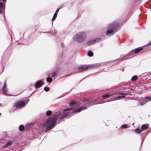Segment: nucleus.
Here are the masks:
<instances>
[{"instance_id": "nucleus-1", "label": "nucleus", "mask_w": 151, "mask_h": 151, "mask_svg": "<svg viewBox=\"0 0 151 151\" xmlns=\"http://www.w3.org/2000/svg\"><path fill=\"white\" fill-rule=\"evenodd\" d=\"M58 116L55 115L49 118L44 124V125L46 128V131L48 132L55 126L56 121Z\"/></svg>"}, {"instance_id": "nucleus-2", "label": "nucleus", "mask_w": 151, "mask_h": 151, "mask_svg": "<svg viewBox=\"0 0 151 151\" xmlns=\"http://www.w3.org/2000/svg\"><path fill=\"white\" fill-rule=\"evenodd\" d=\"M87 34L83 32H78L73 37V39L75 41L79 42H81L84 41L86 39Z\"/></svg>"}, {"instance_id": "nucleus-3", "label": "nucleus", "mask_w": 151, "mask_h": 151, "mask_svg": "<svg viewBox=\"0 0 151 151\" xmlns=\"http://www.w3.org/2000/svg\"><path fill=\"white\" fill-rule=\"evenodd\" d=\"M118 25L117 22H114L110 24L107 30L106 33L107 35H109L110 34H114V32L115 30V28Z\"/></svg>"}, {"instance_id": "nucleus-4", "label": "nucleus", "mask_w": 151, "mask_h": 151, "mask_svg": "<svg viewBox=\"0 0 151 151\" xmlns=\"http://www.w3.org/2000/svg\"><path fill=\"white\" fill-rule=\"evenodd\" d=\"M76 105H74L73 106H71L70 108H68L66 109H65L63 110L62 112L60 114V119H63L64 117L66 116L69 113V111L70 110H71L72 109H73V107L75 106Z\"/></svg>"}, {"instance_id": "nucleus-5", "label": "nucleus", "mask_w": 151, "mask_h": 151, "mask_svg": "<svg viewBox=\"0 0 151 151\" xmlns=\"http://www.w3.org/2000/svg\"><path fill=\"white\" fill-rule=\"evenodd\" d=\"M93 66V65H85L80 66L79 67L78 70L80 72L85 71L88 68L92 67Z\"/></svg>"}, {"instance_id": "nucleus-6", "label": "nucleus", "mask_w": 151, "mask_h": 151, "mask_svg": "<svg viewBox=\"0 0 151 151\" xmlns=\"http://www.w3.org/2000/svg\"><path fill=\"white\" fill-rule=\"evenodd\" d=\"M101 39L100 38H96L93 39H91L88 41L87 44L88 45H91L101 41Z\"/></svg>"}, {"instance_id": "nucleus-7", "label": "nucleus", "mask_w": 151, "mask_h": 151, "mask_svg": "<svg viewBox=\"0 0 151 151\" xmlns=\"http://www.w3.org/2000/svg\"><path fill=\"white\" fill-rule=\"evenodd\" d=\"M25 104V102L23 101H19L15 103V106L17 108H20Z\"/></svg>"}, {"instance_id": "nucleus-8", "label": "nucleus", "mask_w": 151, "mask_h": 151, "mask_svg": "<svg viewBox=\"0 0 151 151\" xmlns=\"http://www.w3.org/2000/svg\"><path fill=\"white\" fill-rule=\"evenodd\" d=\"M44 83L42 80L39 81L36 83L35 85V87L36 88H39L42 85L44 84Z\"/></svg>"}, {"instance_id": "nucleus-9", "label": "nucleus", "mask_w": 151, "mask_h": 151, "mask_svg": "<svg viewBox=\"0 0 151 151\" xmlns=\"http://www.w3.org/2000/svg\"><path fill=\"white\" fill-rule=\"evenodd\" d=\"M87 108V107L86 106H83L82 107H81L79 109H77L76 110L73 111V113L76 114L78 113L79 112L82 110H84Z\"/></svg>"}, {"instance_id": "nucleus-10", "label": "nucleus", "mask_w": 151, "mask_h": 151, "mask_svg": "<svg viewBox=\"0 0 151 151\" xmlns=\"http://www.w3.org/2000/svg\"><path fill=\"white\" fill-rule=\"evenodd\" d=\"M3 94L4 95H8V94L7 93V90L6 88V86L4 84V85L3 87Z\"/></svg>"}, {"instance_id": "nucleus-11", "label": "nucleus", "mask_w": 151, "mask_h": 151, "mask_svg": "<svg viewBox=\"0 0 151 151\" xmlns=\"http://www.w3.org/2000/svg\"><path fill=\"white\" fill-rule=\"evenodd\" d=\"M4 9V5L0 1V13L2 12Z\"/></svg>"}, {"instance_id": "nucleus-12", "label": "nucleus", "mask_w": 151, "mask_h": 151, "mask_svg": "<svg viewBox=\"0 0 151 151\" xmlns=\"http://www.w3.org/2000/svg\"><path fill=\"white\" fill-rule=\"evenodd\" d=\"M148 127V125L147 124H144L141 127L142 131H145L147 129Z\"/></svg>"}, {"instance_id": "nucleus-13", "label": "nucleus", "mask_w": 151, "mask_h": 151, "mask_svg": "<svg viewBox=\"0 0 151 151\" xmlns=\"http://www.w3.org/2000/svg\"><path fill=\"white\" fill-rule=\"evenodd\" d=\"M142 50V48H139L137 49H135L134 51L132 50L131 52H134L135 53H138L139 52L141 51Z\"/></svg>"}, {"instance_id": "nucleus-14", "label": "nucleus", "mask_w": 151, "mask_h": 151, "mask_svg": "<svg viewBox=\"0 0 151 151\" xmlns=\"http://www.w3.org/2000/svg\"><path fill=\"white\" fill-rule=\"evenodd\" d=\"M134 130L137 133H139L142 131V130L139 128L137 129Z\"/></svg>"}, {"instance_id": "nucleus-15", "label": "nucleus", "mask_w": 151, "mask_h": 151, "mask_svg": "<svg viewBox=\"0 0 151 151\" xmlns=\"http://www.w3.org/2000/svg\"><path fill=\"white\" fill-rule=\"evenodd\" d=\"M137 77L136 76H134L131 78V80L132 81H135L137 78Z\"/></svg>"}, {"instance_id": "nucleus-16", "label": "nucleus", "mask_w": 151, "mask_h": 151, "mask_svg": "<svg viewBox=\"0 0 151 151\" xmlns=\"http://www.w3.org/2000/svg\"><path fill=\"white\" fill-rule=\"evenodd\" d=\"M24 126L23 125H21L19 127V129L20 131H22L24 129Z\"/></svg>"}, {"instance_id": "nucleus-17", "label": "nucleus", "mask_w": 151, "mask_h": 151, "mask_svg": "<svg viewBox=\"0 0 151 151\" xmlns=\"http://www.w3.org/2000/svg\"><path fill=\"white\" fill-rule=\"evenodd\" d=\"M121 94H123V95L120 96V99H122L124 98L125 97V95H127V94L126 93H121Z\"/></svg>"}, {"instance_id": "nucleus-18", "label": "nucleus", "mask_w": 151, "mask_h": 151, "mask_svg": "<svg viewBox=\"0 0 151 151\" xmlns=\"http://www.w3.org/2000/svg\"><path fill=\"white\" fill-rule=\"evenodd\" d=\"M88 55L90 57L92 56L93 55V53L91 51H89L88 52Z\"/></svg>"}, {"instance_id": "nucleus-19", "label": "nucleus", "mask_w": 151, "mask_h": 151, "mask_svg": "<svg viewBox=\"0 0 151 151\" xmlns=\"http://www.w3.org/2000/svg\"><path fill=\"white\" fill-rule=\"evenodd\" d=\"M52 81V79L50 78H47L46 79V81L50 83Z\"/></svg>"}, {"instance_id": "nucleus-20", "label": "nucleus", "mask_w": 151, "mask_h": 151, "mask_svg": "<svg viewBox=\"0 0 151 151\" xmlns=\"http://www.w3.org/2000/svg\"><path fill=\"white\" fill-rule=\"evenodd\" d=\"M12 142L11 141H9L7 142L6 144V146L5 147H6L8 146H10L11 145Z\"/></svg>"}, {"instance_id": "nucleus-21", "label": "nucleus", "mask_w": 151, "mask_h": 151, "mask_svg": "<svg viewBox=\"0 0 151 151\" xmlns=\"http://www.w3.org/2000/svg\"><path fill=\"white\" fill-rule=\"evenodd\" d=\"M52 114V112L51 111H48L46 112V114L47 116L50 115Z\"/></svg>"}, {"instance_id": "nucleus-22", "label": "nucleus", "mask_w": 151, "mask_h": 151, "mask_svg": "<svg viewBox=\"0 0 151 151\" xmlns=\"http://www.w3.org/2000/svg\"><path fill=\"white\" fill-rule=\"evenodd\" d=\"M110 96V94H107L104 95L103 96V97L104 98H107L109 97Z\"/></svg>"}, {"instance_id": "nucleus-23", "label": "nucleus", "mask_w": 151, "mask_h": 151, "mask_svg": "<svg viewBox=\"0 0 151 151\" xmlns=\"http://www.w3.org/2000/svg\"><path fill=\"white\" fill-rule=\"evenodd\" d=\"M121 127L125 129L128 128V126L127 124H124L121 126Z\"/></svg>"}, {"instance_id": "nucleus-24", "label": "nucleus", "mask_w": 151, "mask_h": 151, "mask_svg": "<svg viewBox=\"0 0 151 151\" xmlns=\"http://www.w3.org/2000/svg\"><path fill=\"white\" fill-rule=\"evenodd\" d=\"M57 14H56V13H55L53 16V17L52 19V21H54L55 18H56L57 16Z\"/></svg>"}, {"instance_id": "nucleus-25", "label": "nucleus", "mask_w": 151, "mask_h": 151, "mask_svg": "<svg viewBox=\"0 0 151 151\" xmlns=\"http://www.w3.org/2000/svg\"><path fill=\"white\" fill-rule=\"evenodd\" d=\"M56 75H57L56 72H54L52 74L51 76L52 77H54L56 76Z\"/></svg>"}, {"instance_id": "nucleus-26", "label": "nucleus", "mask_w": 151, "mask_h": 151, "mask_svg": "<svg viewBox=\"0 0 151 151\" xmlns=\"http://www.w3.org/2000/svg\"><path fill=\"white\" fill-rule=\"evenodd\" d=\"M75 104V102L74 101H72L70 102L69 105L70 106H73V105Z\"/></svg>"}, {"instance_id": "nucleus-27", "label": "nucleus", "mask_w": 151, "mask_h": 151, "mask_svg": "<svg viewBox=\"0 0 151 151\" xmlns=\"http://www.w3.org/2000/svg\"><path fill=\"white\" fill-rule=\"evenodd\" d=\"M45 91H48L49 90V88L48 87H45L44 88Z\"/></svg>"}, {"instance_id": "nucleus-28", "label": "nucleus", "mask_w": 151, "mask_h": 151, "mask_svg": "<svg viewBox=\"0 0 151 151\" xmlns=\"http://www.w3.org/2000/svg\"><path fill=\"white\" fill-rule=\"evenodd\" d=\"M140 105H144L145 103H146V102L144 101H143L142 102H140Z\"/></svg>"}, {"instance_id": "nucleus-29", "label": "nucleus", "mask_w": 151, "mask_h": 151, "mask_svg": "<svg viewBox=\"0 0 151 151\" xmlns=\"http://www.w3.org/2000/svg\"><path fill=\"white\" fill-rule=\"evenodd\" d=\"M89 100H83V104H87V103H85L84 104V103H85V102H87L88 101H89Z\"/></svg>"}, {"instance_id": "nucleus-30", "label": "nucleus", "mask_w": 151, "mask_h": 151, "mask_svg": "<svg viewBox=\"0 0 151 151\" xmlns=\"http://www.w3.org/2000/svg\"><path fill=\"white\" fill-rule=\"evenodd\" d=\"M145 99H151V97L148 96V97H145Z\"/></svg>"}, {"instance_id": "nucleus-31", "label": "nucleus", "mask_w": 151, "mask_h": 151, "mask_svg": "<svg viewBox=\"0 0 151 151\" xmlns=\"http://www.w3.org/2000/svg\"><path fill=\"white\" fill-rule=\"evenodd\" d=\"M59 9H57V10H56L55 13H56V14H57Z\"/></svg>"}, {"instance_id": "nucleus-32", "label": "nucleus", "mask_w": 151, "mask_h": 151, "mask_svg": "<svg viewBox=\"0 0 151 151\" xmlns=\"http://www.w3.org/2000/svg\"><path fill=\"white\" fill-rule=\"evenodd\" d=\"M116 98H118V99H120L121 98H120V96H118L116 97Z\"/></svg>"}, {"instance_id": "nucleus-33", "label": "nucleus", "mask_w": 151, "mask_h": 151, "mask_svg": "<svg viewBox=\"0 0 151 151\" xmlns=\"http://www.w3.org/2000/svg\"><path fill=\"white\" fill-rule=\"evenodd\" d=\"M151 45V41L149 44H147V45Z\"/></svg>"}, {"instance_id": "nucleus-34", "label": "nucleus", "mask_w": 151, "mask_h": 151, "mask_svg": "<svg viewBox=\"0 0 151 151\" xmlns=\"http://www.w3.org/2000/svg\"><path fill=\"white\" fill-rule=\"evenodd\" d=\"M5 0H2V1L4 2L5 1Z\"/></svg>"}, {"instance_id": "nucleus-35", "label": "nucleus", "mask_w": 151, "mask_h": 151, "mask_svg": "<svg viewBox=\"0 0 151 151\" xmlns=\"http://www.w3.org/2000/svg\"><path fill=\"white\" fill-rule=\"evenodd\" d=\"M1 105H2V104H1L0 103V107L1 106Z\"/></svg>"}]
</instances>
